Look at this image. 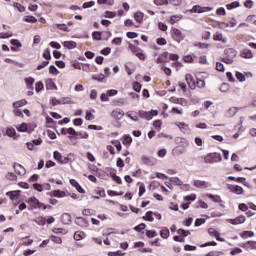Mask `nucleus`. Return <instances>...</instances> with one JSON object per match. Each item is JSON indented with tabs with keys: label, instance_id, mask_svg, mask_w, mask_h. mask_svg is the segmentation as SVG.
Masks as SVG:
<instances>
[{
	"label": "nucleus",
	"instance_id": "f257e3e1",
	"mask_svg": "<svg viewBox=\"0 0 256 256\" xmlns=\"http://www.w3.org/2000/svg\"><path fill=\"white\" fill-rule=\"evenodd\" d=\"M225 55H231V56H226L222 58V63H226V65H232L233 60L235 57H237V51L235 49L230 48L225 50Z\"/></svg>",
	"mask_w": 256,
	"mask_h": 256
},
{
	"label": "nucleus",
	"instance_id": "f03ea898",
	"mask_svg": "<svg viewBox=\"0 0 256 256\" xmlns=\"http://www.w3.org/2000/svg\"><path fill=\"white\" fill-rule=\"evenodd\" d=\"M204 161L205 163H221V161H223V157H221V154L217 152L210 153L205 156Z\"/></svg>",
	"mask_w": 256,
	"mask_h": 256
},
{
	"label": "nucleus",
	"instance_id": "7ed1b4c3",
	"mask_svg": "<svg viewBox=\"0 0 256 256\" xmlns=\"http://www.w3.org/2000/svg\"><path fill=\"white\" fill-rule=\"evenodd\" d=\"M172 36L177 41V43H181L183 39H185V35H183V32L177 28H172Z\"/></svg>",
	"mask_w": 256,
	"mask_h": 256
},
{
	"label": "nucleus",
	"instance_id": "20e7f679",
	"mask_svg": "<svg viewBox=\"0 0 256 256\" xmlns=\"http://www.w3.org/2000/svg\"><path fill=\"white\" fill-rule=\"evenodd\" d=\"M207 11H213L211 7H201L200 5H195L189 10L190 13H205Z\"/></svg>",
	"mask_w": 256,
	"mask_h": 256
},
{
	"label": "nucleus",
	"instance_id": "39448f33",
	"mask_svg": "<svg viewBox=\"0 0 256 256\" xmlns=\"http://www.w3.org/2000/svg\"><path fill=\"white\" fill-rule=\"evenodd\" d=\"M185 80H186V83H187V85H188V87L190 88V89H196V87H197V84H196V82H195V78H193V75H191V74H186V76H185Z\"/></svg>",
	"mask_w": 256,
	"mask_h": 256
},
{
	"label": "nucleus",
	"instance_id": "423d86ee",
	"mask_svg": "<svg viewBox=\"0 0 256 256\" xmlns=\"http://www.w3.org/2000/svg\"><path fill=\"white\" fill-rule=\"evenodd\" d=\"M246 220L245 216L241 215L234 219H228V223H231V225H241L245 223Z\"/></svg>",
	"mask_w": 256,
	"mask_h": 256
},
{
	"label": "nucleus",
	"instance_id": "0eeeda50",
	"mask_svg": "<svg viewBox=\"0 0 256 256\" xmlns=\"http://www.w3.org/2000/svg\"><path fill=\"white\" fill-rule=\"evenodd\" d=\"M156 63H169V52H163L156 58Z\"/></svg>",
	"mask_w": 256,
	"mask_h": 256
},
{
	"label": "nucleus",
	"instance_id": "6e6552de",
	"mask_svg": "<svg viewBox=\"0 0 256 256\" xmlns=\"http://www.w3.org/2000/svg\"><path fill=\"white\" fill-rule=\"evenodd\" d=\"M193 185L198 189H207V187H211V184H209V182L201 180H194Z\"/></svg>",
	"mask_w": 256,
	"mask_h": 256
},
{
	"label": "nucleus",
	"instance_id": "1a4fd4ad",
	"mask_svg": "<svg viewBox=\"0 0 256 256\" xmlns=\"http://www.w3.org/2000/svg\"><path fill=\"white\" fill-rule=\"evenodd\" d=\"M228 189L231 193H235V195H243V187L239 185H230Z\"/></svg>",
	"mask_w": 256,
	"mask_h": 256
},
{
	"label": "nucleus",
	"instance_id": "9d476101",
	"mask_svg": "<svg viewBox=\"0 0 256 256\" xmlns=\"http://www.w3.org/2000/svg\"><path fill=\"white\" fill-rule=\"evenodd\" d=\"M40 203L41 202L36 197L28 198V204L30 205V209H38Z\"/></svg>",
	"mask_w": 256,
	"mask_h": 256
},
{
	"label": "nucleus",
	"instance_id": "9b49d317",
	"mask_svg": "<svg viewBox=\"0 0 256 256\" xmlns=\"http://www.w3.org/2000/svg\"><path fill=\"white\" fill-rule=\"evenodd\" d=\"M13 169L15 173H17L18 175H25V173H27V170H25V167H23V165L19 163H14Z\"/></svg>",
	"mask_w": 256,
	"mask_h": 256
},
{
	"label": "nucleus",
	"instance_id": "f8f14e48",
	"mask_svg": "<svg viewBox=\"0 0 256 256\" xmlns=\"http://www.w3.org/2000/svg\"><path fill=\"white\" fill-rule=\"evenodd\" d=\"M241 247L246 251H251L256 249V241H247L246 243L242 244Z\"/></svg>",
	"mask_w": 256,
	"mask_h": 256
},
{
	"label": "nucleus",
	"instance_id": "ddd939ff",
	"mask_svg": "<svg viewBox=\"0 0 256 256\" xmlns=\"http://www.w3.org/2000/svg\"><path fill=\"white\" fill-rule=\"evenodd\" d=\"M124 115H125V112H123V110H121L120 108H116L112 112V117H114V119H117L118 121L123 119Z\"/></svg>",
	"mask_w": 256,
	"mask_h": 256
},
{
	"label": "nucleus",
	"instance_id": "4468645a",
	"mask_svg": "<svg viewBox=\"0 0 256 256\" xmlns=\"http://www.w3.org/2000/svg\"><path fill=\"white\" fill-rule=\"evenodd\" d=\"M241 57L244 59H253V52L247 48L242 50Z\"/></svg>",
	"mask_w": 256,
	"mask_h": 256
},
{
	"label": "nucleus",
	"instance_id": "2eb2a0df",
	"mask_svg": "<svg viewBox=\"0 0 256 256\" xmlns=\"http://www.w3.org/2000/svg\"><path fill=\"white\" fill-rule=\"evenodd\" d=\"M21 195V191H10L7 192V196L10 197L12 201H15L19 199V196Z\"/></svg>",
	"mask_w": 256,
	"mask_h": 256
},
{
	"label": "nucleus",
	"instance_id": "dca6fc26",
	"mask_svg": "<svg viewBox=\"0 0 256 256\" xmlns=\"http://www.w3.org/2000/svg\"><path fill=\"white\" fill-rule=\"evenodd\" d=\"M75 223H76V225H79V227H87V225H88L87 220L83 217H77L75 219Z\"/></svg>",
	"mask_w": 256,
	"mask_h": 256
},
{
	"label": "nucleus",
	"instance_id": "f3484780",
	"mask_svg": "<svg viewBox=\"0 0 256 256\" xmlns=\"http://www.w3.org/2000/svg\"><path fill=\"white\" fill-rule=\"evenodd\" d=\"M46 89L51 91H57V85H55V82H53V79H48L46 81Z\"/></svg>",
	"mask_w": 256,
	"mask_h": 256
},
{
	"label": "nucleus",
	"instance_id": "a211bd4d",
	"mask_svg": "<svg viewBox=\"0 0 256 256\" xmlns=\"http://www.w3.org/2000/svg\"><path fill=\"white\" fill-rule=\"evenodd\" d=\"M73 162V154H68L67 156H62V160L60 162L61 165H67V163Z\"/></svg>",
	"mask_w": 256,
	"mask_h": 256
},
{
	"label": "nucleus",
	"instance_id": "6ab92c4d",
	"mask_svg": "<svg viewBox=\"0 0 256 256\" xmlns=\"http://www.w3.org/2000/svg\"><path fill=\"white\" fill-rule=\"evenodd\" d=\"M61 221L64 225H69V223H71V214L69 213L62 214Z\"/></svg>",
	"mask_w": 256,
	"mask_h": 256
},
{
	"label": "nucleus",
	"instance_id": "aec40b11",
	"mask_svg": "<svg viewBox=\"0 0 256 256\" xmlns=\"http://www.w3.org/2000/svg\"><path fill=\"white\" fill-rule=\"evenodd\" d=\"M139 117H141V119H146V121H151V113L150 112L140 110Z\"/></svg>",
	"mask_w": 256,
	"mask_h": 256
},
{
	"label": "nucleus",
	"instance_id": "412c9836",
	"mask_svg": "<svg viewBox=\"0 0 256 256\" xmlns=\"http://www.w3.org/2000/svg\"><path fill=\"white\" fill-rule=\"evenodd\" d=\"M239 111V108L237 107H231L226 112V117H235L237 115V112Z\"/></svg>",
	"mask_w": 256,
	"mask_h": 256
},
{
	"label": "nucleus",
	"instance_id": "4be33fe9",
	"mask_svg": "<svg viewBox=\"0 0 256 256\" xmlns=\"http://www.w3.org/2000/svg\"><path fill=\"white\" fill-rule=\"evenodd\" d=\"M213 39L214 41H221L222 43H225L227 41V38H223V34L219 32H216L213 35Z\"/></svg>",
	"mask_w": 256,
	"mask_h": 256
},
{
	"label": "nucleus",
	"instance_id": "5701e85b",
	"mask_svg": "<svg viewBox=\"0 0 256 256\" xmlns=\"http://www.w3.org/2000/svg\"><path fill=\"white\" fill-rule=\"evenodd\" d=\"M27 104V100L25 99H22V100H19V101H16L13 103V107L15 109H19V107H25V105Z\"/></svg>",
	"mask_w": 256,
	"mask_h": 256
},
{
	"label": "nucleus",
	"instance_id": "b1692460",
	"mask_svg": "<svg viewBox=\"0 0 256 256\" xmlns=\"http://www.w3.org/2000/svg\"><path fill=\"white\" fill-rule=\"evenodd\" d=\"M237 183H243L245 187H248V189H253V186L247 182V180L244 177H238L237 178Z\"/></svg>",
	"mask_w": 256,
	"mask_h": 256
},
{
	"label": "nucleus",
	"instance_id": "393cba45",
	"mask_svg": "<svg viewBox=\"0 0 256 256\" xmlns=\"http://www.w3.org/2000/svg\"><path fill=\"white\" fill-rule=\"evenodd\" d=\"M6 135H8V137H13V139H17L18 137L17 132L13 128H7Z\"/></svg>",
	"mask_w": 256,
	"mask_h": 256
},
{
	"label": "nucleus",
	"instance_id": "a878e982",
	"mask_svg": "<svg viewBox=\"0 0 256 256\" xmlns=\"http://www.w3.org/2000/svg\"><path fill=\"white\" fill-rule=\"evenodd\" d=\"M208 199H211L214 203H221V196L219 195H213V194H207Z\"/></svg>",
	"mask_w": 256,
	"mask_h": 256
},
{
	"label": "nucleus",
	"instance_id": "bb28decb",
	"mask_svg": "<svg viewBox=\"0 0 256 256\" xmlns=\"http://www.w3.org/2000/svg\"><path fill=\"white\" fill-rule=\"evenodd\" d=\"M145 14H143V12H136L134 14V19L137 23H142L143 22V17Z\"/></svg>",
	"mask_w": 256,
	"mask_h": 256
},
{
	"label": "nucleus",
	"instance_id": "cd10ccee",
	"mask_svg": "<svg viewBox=\"0 0 256 256\" xmlns=\"http://www.w3.org/2000/svg\"><path fill=\"white\" fill-rule=\"evenodd\" d=\"M255 235V233H253V231H243L241 234H240V237L242 239H249V237H253Z\"/></svg>",
	"mask_w": 256,
	"mask_h": 256
},
{
	"label": "nucleus",
	"instance_id": "c85d7f7f",
	"mask_svg": "<svg viewBox=\"0 0 256 256\" xmlns=\"http://www.w3.org/2000/svg\"><path fill=\"white\" fill-rule=\"evenodd\" d=\"M64 47H66V49H75V47H77V43L75 41H65Z\"/></svg>",
	"mask_w": 256,
	"mask_h": 256
},
{
	"label": "nucleus",
	"instance_id": "c756f323",
	"mask_svg": "<svg viewBox=\"0 0 256 256\" xmlns=\"http://www.w3.org/2000/svg\"><path fill=\"white\" fill-rule=\"evenodd\" d=\"M181 19H183L182 15H173L170 17V23L171 25H175V23H177V21H181Z\"/></svg>",
	"mask_w": 256,
	"mask_h": 256
},
{
	"label": "nucleus",
	"instance_id": "7c9ffc66",
	"mask_svg": "<svg viewBox=\"0 0 256 256\" xmlns=\"http://www.w3.org/2000/svg\"><path fill=\"white\" fill-rule=\"evenodd\" d=\"M144 221H149L150 223H153L155 221V218H153V212L148 211L146 213V216L143 217Z\"/></svg>",
	"mask_w": 256,
	"mask_h": 256
},
{
	"label": "nucleus",
	"instance_id": "2f4dec72",
	"mask_svg": "<svg viewBox=\"0 0 256 256\" xmlns=\"http://www.w3.org/2000/svg\"><path fill=\"white\" fill-rule=\"evenodd\" d=\"M169 229L168 228H164L160 231V236L162 237V239H169Z\"/></svg>",
	"mask_w": 256,
	"mask_h": 256
},
{
	"label": "nucleus",
	"instance_id": "473e14b6",
	"mask_svg": "<svg viewBox=\"0 0 256 256\" xmlns=\"http://www.w3.org/2000/svg\"><path fill=\"white\" fill-rule=\"evenodd\" d=\"M139 185V197H143V194L145 193V191H147V189L145 188V184L142 182H138Z\"/></svg>",
	"mask_w": 256,
	"mask_h": 256
},
{
	"label": "nucleus",
	"instance_id": "72a5a7b5",
	"mask_svg": "<svg viewBox=\"0 0 256 256\" xmlns=\"http://www.w3.org/2000/svg\"><path fill=\"white\" fill-rule=\"evenodd\" d=\"M68 135L69 139H71L72 137H78L79 132L75 131L73 128H68Z\"/></svg>",
	"mask_w": 256,
	"mask_h": 256
},
{
	"label": "nucleus",
	"instance_id": "f704fd0d",
	"mask_svg": "<svg viewBox=\"0 0 256 256\" xmlns=\"http://www.w3.org/2000/svg\"><path fill=\"white\" fill-rule=\"evenodd\" d=\"M83 237H85V233H83V232L77 231L74 233L75 241H81V239H83Z\"/></svg>",
	"mask_w": 256,
	"mask_h": 256
},
{
	"label": "nucleus",
	"instance_id": "c9c22d12",
	"mask_svg": "<svg viewBox=\"0 0 256 256\" xmlns=\"http://www.w3.org/2000/svg\"><path fill=\"white\" fill-rule=\"evenodd\" d=\"M239 2L238 1H235V2H232L230 4H227L226 5V8L231 11V9H237V7H239Z\"/></svg>",
	"mask_w": 256,
	"mask_h": 256
},
{
	"label": "nucleus",
	"instance_id": "e433bc0d",
	"mask_svg": "<svg viewBox=\"0 0 256 256\" xmlns=\"http://www.w3.org/2000/svg\"><path fill=\"white\" fill-rule=\"evenodd\" d=\"M53 157L58 163H61V160L63 159V155H61V152L59 151H54Z\"/></svg>",
	"mask_w": 256,
	"mask_h": 256
},
{
	"label": "nucleus",
	"instance_id": "4c0bfd02",
	"mask_svg": "<svg viewBox=\"0 0 256 256\" xmlns=\"http://www.w3.org/2000/svg\"><path fill=\"white\" fill-rule=\"evenodd\" d=\"M175 126L178 127L180 131H187V124L183 122H176Z\"/></svg>",
	"mask_w": 256,
	"mask_h": 256
},
{
	"label": "nucleus",
	"instance_id": "58836bf2",
	"mask_svg": "<svg viewBox=\"0 0 256 256\" xmlns=\"http://www.w3.org/2000/svg\"><path fill=\"white\" fill-rule=\"evenodd\" d=\"M170 181L173 183V185H183V181H181V179H179L178 177H172L170 178Z\"/></svg>",
	"mask_w": 256,
	"mask_h": 256
},
{
	"label": "nucleus",
	"instance_id": "ea45409f",
	"mask_svg": "<svg viewBox=\"0 0 256 256\" xmlns=\"http://www.w3.org/2000/svg\"><path fill=\"white\" fill-rule=\"evenodd\" d=\"M154 4H156L157 7H161L163 5H168L169 0H154Z\"/></svg>",
	"mask_w": 256,
	"mask_h": 256
},
{
	"label": "nucleus",
	"instance_id": "a19ab883",
	"mask_svg": "<svg viewBox=\"0 0 256 256\" xmlns=\"http://www.w3.org/2000/svg\"><path fill=\"white\" fill-rule=\"evenodd\" d=\"M177 234L183 235L184 237H188V235H191V232L189 230H185V229H178Z\"/></svg>",
	"mask_w": 256,
	"mask_h": 256
},
{
	"label": "nucleus",
	"instance_id": "79ce46f5",
	"mask_svg": "<svg viewBox=\"0 0 256 256\" xmlns=\"http://www.w3.org/2000/svg\"><path fill=\"white\" fill-rule=\"evenodd\" d=\"M129 47H130V51H132V53H134V55H137V53L142 51L141 48H139L133 44H130Z\"/></svg>",
	"mask_w": 256,
	"mask_h": 256
},
{
	"label": "nucleus",
	"instance_id": "37998d69",
	"mask_svg": "<svg viewBox=\"0 0 256 256\" xmlns=\"http://www.w3.org/2000/svg\"><path fill=\"white\" fill-rule=\"evenodd\" d=\"M24 21L26 23H37V18H35V16H26Z\"/></svg>",
	"mask_w": 256,
	"mask_h": 256
},
{
	"label": "nucleus",
	"instance_id": "c03bdc74",
	"mask_svg": "<svg viewBox=\"0 0 256 256\" xmlns=\"http://www.w3.org/2000/svg\"><path fill=\"white\" fill-rule=\"evenodd\" d=\"M205 218H197L195 221V227H201V225H205Z\"/></svg>",
	"mask_w": 256,
	"mask_h": 256
},
{
	"label": "nucleus",
	"instance_id": "a18cd8bd",
	"mask_svg": "<svg viewBox=\"0 0 256 256\" xmlns=\"http://www.w3.org/2000/svg\"><path fill=\"white\" fill-rule=\"evenodd\" d=\"M49 73H51V75H59V70L54 65H51L49 67Z\"/></svg>",
	"mask_w": 256,
	"mask_h": 256
},
{
	"label": "nucleus",
	"instance_id": "49530a36",
	"mask_svg": "<svg viewBox=\"0 0 256 256\" xmlns=\"http://www.w3.org/2000/svg\"><path fill=\"white\" fill-rule=\"evenodd\" d=\"M208 233L211 237H219V232L213 228H209Z\"/></svg>",
	"mask_w": 256,
	"mask_h": 256
},
{
	"label": "nucleus",
	"instance_id": "de8ad7c7",
	"mask_svg": "<svg viewBox=\"0 0 256 256\" xmlns=\"http://www.w3.org/2000/svg\"><path fill=\"white\" fill-rule=\"evenodd\" d=\"M146 236H148L149 239H153V237H157V231L148 230L146 231Z\"/></svg>",
	"mask_w": 256,
	"mask_h": 256
},
{
	"label": "nucleus",
	"instance_id": "09e8293b",
	"mask_svg": "<svg viewBox=\"0 0 256 256\" xmlns=\"http://www.w3.org/2000/svg\"><path fill=\"white\" fill-rule=\"evenodd\" d=\"M133 90L136 91V93H141V83L134 82L133 83Z\"/></svg>",
	"mask_w": 256,
	"mask_h": 256
},
{
	"label": "nucleus",
	"instance_id": "8fccbe9b",
	"mask_svg": "<svg viewBox=\"0 0 256 256\" xmlns=\"http://www.w3.org/2000/svg\"><path fill=\"white\" fill-rule=\"evenodd\" d=\"M43 58L46 59L47 61H50V59H51V51L49 50V48H47L44 51Z\"/></svg>",
	"mask_w": 256,
	"mask_h": 256
},
{
	"label": "nucleus",
	"instance_id": "3c124183",
	"mask_svg": "<svg viewBox=\"0 0 256 256\" xmlns=\"http://www.w3.org/2000/svg\"><path fill=\"white\" fill-rule=\"evenodd\" d=\"M10 43H11V45H13L14 47H18V48H20V49H21V47L23 46V45L21 44V41H19V40H17V39H12V40L10 41Z\"/></svg>",
	"mask_w": 256,
	"mask_h": 256
},
{
	"label": "nucleus",
	"instance_id": "603ef678",
	"mask_svg": "<svg viewBox=\"0 0 256 256\" xmlns=\"http://www.w3.org/2000/svg\"><path fill=\"white\" fill-rule=\"evenodd\" d=\"M116 16H117V12H111V11H106L105 12V17L107 19H113Z\"/></svg>",
	"mask_w": 256,
	"mask_h": 256
},
{
	"label": "nucleus",
	"instance_id": "864d4df0",
	"mask_svg": "<svg viewBox=\"0 0 256 256\" xmlns=\"http://www.w3.org/2000/svg\"><path fill=\"white\" fill-rule=\"evenodd\" d=\"M51 241H53V243H57L58 245H61V243H63V240L59 236H51Z\"/></svg>",
	"mask_w": 256,
	"mask_h": 256
},
{
	"label": "nucleus",
	"instance_id": "5fc2aeb1",
	"mask_svg": "<svg viewBox=\"0 0 256 256\" xmlns=\"http://www.w3.org/2000/svg\"><path fill=\"white\" fill-rule=\"evenodd\" d=\"M35 223H37V225L44 226L47 223V219H45L44 217H40L37 220H35Z\"/></svg>",
	"mask_w": 256,
	"mask_h": 256
},
{
	"label": "nucleus",
	"instance_id": "6e6d98bb",
	"mask_svg": "<svg viewBox=\"0 0 256 256\" xmlns=\"http://www.w3.org/2000/svg\"><path fill=\"white\" fill-rule=\"evenodd\" d=\"M14 7L16 8V9H18V11L20 12V13H25V6H23V5H21V4H19V3H14Z\"/></svg>",
	"mask_w": 256,
	"mask_h": 256
},
{
	"label": "nucleus",
	"instance_id": "4d7b16f0",
	"mask_svg": "<svg viewBox=\"0 0 256 256\" xmlns=\"http://www.w3.org/2000/svg\"><path fill=\"white\" fill-rule=\"evenodd\" d=\"M196 87H198L199 89H203L205 87V80L197 79Z\"/></svg>",
	"mask_w": 256,
	"mask_h": 256
},
{
	"label": "nucleus",
	"instance_id": "13d9d810",
	"mask_svg": "<svg viewBox=\"0 0 256 256\" xmlns=\"http://www.w3.org/2000/svg\"><path fill=\"white\" fill-rule=\"evenodd\" d=\"M43 82H37L35 85V91L36 93H39L40 91H43Z\"/></svg>",
	"mask_w": 256,
	"mask_h": 256
},
{
	"label": "nucleus",
	"instance_id": "bf43d9fd",
	"mask_svg": "<svg viewBox=\"0 0 256 256\" xmlns=\"http://www.w3.org/2000/svg\"><path fill=\"white\" fill-rule=\"evenodd\" d=\"M220 91H221V93H227V91H229V84L223 83V84L220 86Z\"/></svg>",
	"mask_w": 256,
	"mask_h": 256
},
{
	"label": "nucleus",
	"instance_id": "052dcab7",
	"mask_svg": "<svg viewBox=\"0 0 256 256\" xmlns=\"http://www.w3.org/2000/svg\"><path fill=\"white\" fill-rule=\"evenodd\" d=\"M123 143L125 145H131V143H133V138L131 136H124V141Z\"/></svg>",
	"mask_w": 256,
	"mask_h": 256
},
{
	"label": "nucleus",
	"instance_id": "680f3d73",
	"mask_svg": "<svg viewBox=\"0 0 256 256\" xmlns=\"http://www.w3.org/2000/svg\"><path fill=\"white\" fill-rule=\"evenodd\" d=\"M92 37L93 39H95L96 41H101V32L99 31H95L92 33Z\"/></svg>",
	"mask_w": 256,
	"mask_h": 256
},
{
	"label": "nucleus",
	"instance_id": "e2e57ef3",
	"mask_svg": "<svg viewBox=\"0 0 256 256\" xmlns=\"http://www.w3.org/2000/svg\"><path fill=\"white\" fill-rule=\"evenodd\" d=\"M25 83H26L27 87L31 88V87H33V83H35V79H33V78H26L25 79Z\"/></svg>",
	"mask_w": 256,
	"mask_h": 256
},
{
	"label": "nucleus",
	"instance_id": "0e129e2a",
	"mask_svg": "<svg viewBox=\"0 0 256 256\" xmlns=\"http://www.w3.org/2000/svg\"><path fill=\"white\" fill-rule=\"evenodd\" d=\"M6 177L10 181H17V175H15V173H13V172H9Z\"/></svg>",
	"mask_w": 256,
	"mask_h": 256
},
{
	"label": "nucleus",
	"instance_id": "69168bd1",
	"mask_svg": "<svg viewBox=\"0 0 256 256\" xmlns=\"http://www.w3.org/2000/svg\"><path fill=\"white\" fill-rule=\"evenodd\" d=\"M236 79H238V81H240L241 83H243V81H245V76L243 75V73L241 72H236Z\"/></svg>",
	"mask_w": 256,
	"mask_h": 256
},
{
	"label": "nucleus",
	"instance_id": "338daca9",
	"mask_svg": "<svg viewBox=\"0 0 256 256\" xmlns=\"http://www.w3.org/2000/svg\"><path fill=\"white\" fill-rule=\"evenodd\" d=\"M94 5H95V1L85 2L83 4V9H89L91 7H94Z\"/></svg>",
	"mask_w": 256,
	"mask_h": 256
},
{
	"label": "nucleus",
	"instance_id": "774afa93",
	"mask_svg": "<svg viewBox=\"0 0 256 256\" xmlns=\"http://www.w3.org/2000/svg\"><path fill=\"white\" fill-rule=\"evenodd\" d=\"M113 45H121L123 43V38L121 37H116L112 40Z\"/></svg>",
	"mask_w": 256,
	"mask_h": 256
}]
</instances>
